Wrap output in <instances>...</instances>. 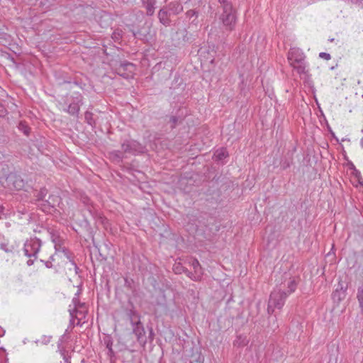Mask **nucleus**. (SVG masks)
<instances>
[{"instance_id": "1", "label": "nucleus", "mask_w": 363, "mask_h": 363, "mask_svg": "<svg viewBox=\"0 0 363 363\" xmlns=\"http://www.w3.org/2000/svg\"><path fill=\"white\" fill-rule=\"evenodd\" d=\"M218 1L220 4V8L223 10L219 16L220 21L226 30H233L237 21L236 10L233 8L231 1L229 0H218Z\"/></svg>"}, {"instance_id": "2", "label": "nucleus", "mask_w": 363, "mask_h": 363, "mask_svg": "<svg viewBox=\"0 0 363 363\" xmlns=\"http://www.w3.org/2000/svg\"><path fill=\"white\" fill-rule=\"evenodd\" d=\"M183 11V6L179 1H172L162 6L157 13V18L165 27L171 26L172 18Z\"/></svg>"}, {"instance_id": "3", "label": "nucleus", "mask_w": 363, "mask_h": 363, "mask_svg": "<svg viewBox=\"0 0 363 363\" xmlns=\"http://www.w3.org/2000/svg\"><path fill=\"white\" fill-rule=\"evenodd\" d=\"M127 314L133 326V332L137 337L138 342L142 345H145L147 342V337L143 325L140 320V315L135 311L132 309L129 310Z\"/></svg>"}, {"instance_id": "4", "label": "nucleus", "mask_w": 363, "mask_h": 363, "mask_svg": "<svg viewBox=\"0 0 363 363\" xmlns=\"http://www.w3.org/2000/svg\"><path fill=\"white\" fill-rule=\"evenodd\" d=\"M0 186L9 191H20L25 186V182L16 173L10 172L0 177Z\"/></svg>"}, {"instance_id": "5", "label": "nucleus", "mask_w": 363, "mask_h": 363, "mask_svg": "<svg viewBox=\"0 0 363 363\" xmlns=\"http://www.w3.org/2000/svg\"><path fill=\"white\" fill-rule=\"evenodd\" d=\"M42 242L37 238H30L24 244V253L30 259L27 261V264L31 266L38 258V253L40 250Z\"/></svg>"}, {"instance_id": "6", "label": "nucleus", "mask_w": 363, "mask_h": 363, "mask_svg": "<svg viewBox=\"0 0 363 363\" xmlns=\"http://www.w3.org/2000/svg\"><path fill=\"white\" fill-rule=\"evenodd\" d=\"M121 149L124 153L133 155L146 152V147L133 139L124 140L121 143Z\"/></svg>"}, {"instance_id": "7", "label": "nucleus", "mask_w": 363, "mask_h": 363, "mask_svg": "<svg viewBox=\"0 0 363 363\" xmlns=\"http://www.w3.org/2000/svg\"><path fill=\"white\" fill-rule=\"evenodd\" d=\"M62 203V199L60 196L50 194L48 199L43 201L42 203L38 204V208L45 213H52L56 211V207H60Z\"/></svg>"}, {"instance_id": "8", "label": "nucleus", "mask_w": 363, "mask_h": 363, "mask_svg": "<svg viewBox=\"0 0 363 363\" xmlns=\"http://www.w3.org/2000/svg\"><path fill=\"white\" fill-rule=\"evenodd\" d=\"M72 99V101L69 104L67 108L65 109V111L78 118L80 106L83 104V96L81 94L76 92Z\"/></svg>"}, {"instance_id": "9", "label": "nucleus", "mask_w": 363, "mask_h": 363, "mask_svg": "<svg viewBox=\"0 0 363 363\" xmlns=\"http://www.w3.org/2000/svg\"><path fill=\"white\" fill-rule=\"evenodd\" d=\"M287 297L288 293H286V291L274 290L271 292L269 301H270L271 304L274 305L276 308L281 310Z\"/></svg>"}, {"instance_id": "10", "label": "nucleus", "mask_w": 363, "mask_h": 363, "mask_svg": "<svg viewBox=\"0 0 363 363\" xmlns=\"http://www.w3.org/2000/svg\"><path fill=\"white\" fill-rule=\"evenodd\" d=\"M135 65L128 61L119 62L116 65V71L118 74L123 78L128 79L133 73Z\"/></svg>"}, {"instance_id": "11", "label": "nucleus", "mask_w": 363, "mask_h": 363, "mask_svg": "<svg viewBox=\"0 0 363 363\" xmlns=\"http://www.w3.org/2000/svg\"><path fill=\"white\" fill-rule=\"evenodd\" d=\"M347 284L340 281L337 287L333 293V299L336 303H340L345 298L347 295Z\"/></svg>"}, {"instance_id": "12", "label": "nucleus", "mask_w": 363, "mask_h": 363, "mask_svg": "<svg viewBox=\"0 0 363 363\" xmlns=\"http://www.w3.org/2000/svg\"><path fill=\"white\" fill-rule=\"evenodd\" d=\"M305 57L304 53L299 48H292L288 53V60L291 65H294L296 63H302Z\"/></svg>"}, {"instance_id": "13", "label": "nucleus", "mask_w": 363, "mask_h": 363, "mask_svg": "<svg viewBox=\"0 0 363 363\" xmlns=\"http://www.w3.org/2000/svg\"><path fill=\"white\" fill-rule=\"evenodd\" d=\"M181 111L182 109H179L175 115L169 116L167 123L170 124V128L172 130L174 129L177 125L181 124L185 118V116L183 114H179Z\"/></svg>"}, {"instance_id": "14", "label": "nucleus", "mask_w": 363, "mask_h": 363, "mask_svg": "<svg viewBox=\"0 0 363 363\" xmlns=\"http://www.w3.org/2000/svg\"><path fill=\"white\" fill-rule=\"evenodd\" d=\"M143 7L146 10L147 16H153L156 8L157 0H141Z\"/></svg>"}, {"instance_id": "15", "label": "nucleus", "mask_w": 363, "mask_h": 363, "mask_svg": "<svg viewBox=\"0 0 363 363\" xmlns=\"http://www.w3.org/2000/svg\"><path fill=\"white\" fill-rule=\"evenodd\" d=\"M94 218L96 220V223L102 225V227L106 231L111 230L110 221L104 216H103L101 213H96L94 216Z\"/></svg>"}, {"instance_id": "16", "label": "nucleus", "mask_w": 363, "mask_h": 363, "mask_svg": "<svg viewBox=\"0 0 363 363\" xmlns=\"http://www.w3.org/2000/svg\"><path fill=\"white\" fill-rule=\"evenodd\" d=\"M52 241L55 243V249L56 251H61L63 245V240L60 237L59 235L52 231L50 233Z\"/></svg>"}, {"instance_id": "17", "label": "nucleus", "mask_w": 363, "mask_h": 363, "mask_svg": "<svg viewBox=\"0 0 363 363\" xmlns=\"http://www.w3.org/2000/svg\"><path fill=\"white\" fill-rule=\"evenodd\" d=\"M48 193V189L45 187H43L36 193V194H35V204L38 206L39 203H42L43 201L45 199Z\"/></svg>"}, {"instance_id": "18", "label": "nucleus", "mask_w": 363, "mask_h": 363, "mask_svg": "<svg viewBox=\"0 0 363 363\" xmlns=\"http://www.w3.org/2000/svg\"><path fill=\"white\" fill-rule=\"evenodd\" d=\"M247 336L243 335H238L236 336L235 340L233 341V345L238 347H243L248 344Z\"/></svg>"}, {"instance_id": "19", "label": "nucleus", "mask_w": 363, "mask_h": 363, "mask_svg": "<svg viewBox=\"0 0 363 363\" xmlns=\"http://www.w3.org/2000/svg\"><path fill=\"white\" fill-rule=\"evenodd\" d=\"M228 156V152L225 148H220L216 150L213 157L216 161H220Z\"/></svg>"}, {"instance_id": "20", "label": "nucleus", "mask_w": 363, "mask_h": 363, "mask_svg": "<svg viewBox=\"0 0 363 363\" xmlns=\"http://www.w3.org/2000/svg\"><path fill=\"white\" fill-rule=\"evenodd\" d=\"M191 264L194 269V272L200 279L201 277L203 275V272L199 261L196 259H192Z\"/></svg>"}, {"instance_id": "21", "label": "nucleus", "mask_w": 363, "mask_h": 363, "mask_svg": "<svg viewBox=\"0 0 363 363\" xmlns=\"http://www.w3.org/2000/svg\"><path fill=\"white\" fill-rule=\"evenodd\" d=\"M18 128L20 131L23 133L25 135L28 136L30 135V128L25 121H21L18 123Z\"/></svg>"}, {"instance_id": "22", "label": "nucleus", "mask_w": 363, "mask_h": 363, "mask_svg": "<svg viewBox=\"0 0 363 363\" xmlns=\"http://www.w3.org/2000/svg\"><path fill=\"white\" fill-rule=\"evenodd\" d=\"M93 116H94V114L91 111H86L84 113V118H85L86 122L89 125H90L91 127L94 128L96 126V121L94 119Z\"/></svg>"}, {"instance_id": "23", "label": "nucleus", "mask_w": 363, "mask_h": 363, "mask_svg": "<svg viewBox=\"0 0 363 363\" xmlns=\"http://www.w3.org/2000/svg\"><path fill=\"white\" fill-rule=\"evenodd\" d=\"M292 161L293 158L291 155H290L289 157H286V156H285L284 158L281 159L280 162V166L283 169H286L291 166Z\"/></svg>"}, {"instance_id": "24", "label": "nucleus", "mask_w": 363, "mask_h": 363, "mask_svg": "<svg viewBox=\"0 0 363 363\" xmlns=\"http://www.w3.org/2000/svg\"><path fill=\"white\" fill-rule=\"evenodd\" d=\"M69 313H70L71 318H75V319L78 320L77 325H80V321H81L82 318H79L77 316V314H82V311L78 310L77 308H73L72 310H69Z\"/></svg>"}, {"instance_id": "25", "label": "nucleus", "mask_w": 363, "mask_h": 363, "mask_svg": "<svg viewBox=\"0 0 363 363\" xmlns=\"http://www.w3.org/2000/svg\"><path fill=\"white\" fill-rule=\"evenodd\" d=\"M123 154H124V152L123 150L122 151L114 150L111 152V155H112L113 158L118 162H121L123 160Z\"/></svg>"}, {"instance_id": "26", "label": "nucleus", "mask_w": 363, "mask_h": 363, "mask_svg": "<svg viewBox=\"0 0 363 363\" xmlns=\"http://www.w3.org/2000/svg\"><path fill=\"white\" fill-rule=\"evenodd\" d=\"M297 281L295 278H293L289 283H288V295L294 292L296 287H297Z\"/></svg>"}, {"instance_id": "27", "label": "nucleus", "mask_w": 363, "mask_h": 363, "mask_svg": "<svg viewBox=\"0 0 363 363\" xmlns=\"http://www.w3.org/2000/svg\"><path fill=\"white\" fill-rule=\"evenodd\" d=\"M357 298L358 299L361 311L363 313V288L359 287L358 289Z\"/></svg>"}, {"instance_id": "28", "label": "nucleus", "mask_w": 363, "mask_h": 363, "mask_svg": "<svg viewBox=\"0 0 363 363\" xmlns=\"http://www.w3.org/2000/svg\"><path fill=\"white\" fill-rule=\"evenodd\" d=\"M76 295L78 296V294H77ZM72 303L74 305V308H77L78 310L79 308H83L85 306V303H81L78 296H75L73 298Z\"/></svg>"}, {"instance_id": "29", "label": "nucleus", "mask_w": 363, "mask_h": 363, "mask_svg": "<svg viewBox=\"0 0 363 363\" xmlns=\"http://www.w3.org/2000/svg\"><path fill=\"white\" fill-rule=\"evenodd\" d=\"M61 251L64 253L65 256L67 258V259L69 261L71 264H72V262H75L74 260L73 254L70 252L67 248L62 247Z\"/></svg>"}, {"instance_id": "30", "label": "nucleus", "mask_w": 363, "mask_h": 363, "mask_svg": "<svg viewBox=\"0 0 363 363\" xmlns=\"http://www.w3.org/2000/svg\"><path fill=\"white\" fill-rule=\"evenodd\" d=\"M298 65H292L294 68L297 71L298 74H305L306 72V65L302 63H298Z\"/></svg>"}, {"instance_id": "31", "label": "nucleus", "mask_w": 363, "mask_h": 363, "mask_svg": "<svg viewBox=\"0 0 363 363\" xmlns=\"http://www.w3.org/2000/svg\"><path fill=\"white\" fill-rule=\"evenodd\" d=\"M52 339V336L43 335L40 339L36 340V343L48 345Z\"/></svg>"}, {"instance_id": "32", "label": "nucleus", "mask_w": 363, "mask_h": 363, "mask_svg": "<svg viewBox=\"0 0 363 363\" xmlns=\"http://www.w3.org/2000/svg\"><path fill=\"white\" fill-rule=\"evenodd\" d=\"M104 343L106 345V348L112 347L113 346V339L110 335H106L104 337Z\"/></svg>"}, {"instance_id": "33", "label": "nucleus", "mask_w": 363, "mask_h": 363, "mask_svg": "<svg viewBox=\"0 0 363 363\" xmlns=\"http://www.w3.org/2000/svg\"><path fill=\"white\" fill-rule=\"evenodd\" d=\"M62 340H60V342H58L57 347H58V349H59V350H60V352L61 355L62 356L63 359H64L66 362H67L68 359H67V356H66V354H65V353L67 352V351H66V350H65V349L62 346Z\"/></svg>"}, {"instance_id": "34", "label": "nucleus", "mask_w": 363, "mask_h": 363, "mask_svg": "<svg viewBox=\"0 0 363 363\" xmlns=\"http://www.w3.org/2000/svg\"><path fill=\"white\" fill-rule=\"evenodd\" d=\"M112 38L115 41H118L119 40H121L122 38V30H116L115 31H113L112 34Z\"/></svg>"}, {"instance_id": "35", "label": "nucleus", "mask_w": 363, "mask_h": 363, "mask_svg": "<svg viewBox=\"0 0 363 363\" xmlns=\"http://www.w3.org/2000/svg\"><path fill=\"white\" fill-rule=\"evenodd\" d=\"M184 273H185L186 276L191 278L192 280L197 281L199 279V277H197L194 272H191L189 271L187 269H184Z\"/></svg>"}, {"instance_id": "36", "label": "nucleus", "mask_w": 363, "mask_h": 363, "mask_svg": "<svg viewBox=\"0 0 363 363\" xmlns=\"http://www.w3.org/2000/svg\"><path fill=\"white\" fill-rule=\"evenodd\" d=\"M63 83H64V84L67 83V84H73V85H74V86H79V88H80L81 89H83V86H85V84H83L82 82H79V81H77V80H74L73 82H72V81H66V80H65V81L63 82Z\"/></svg>"}, {"instance_id": "37", "label": "nucleus", "mask_w": 363, "mask_h": 363, "mask_svg": "<svg viewBox=\"0 0 363 363\" xmlns=\"http://www.w3.org/2000/svg\"><path fill=\"white\" fill-rule=\"evenodd\" d=\"M186 16L187 18H189V19H191L192 17L195 16L196 18H197L198 16V12L195 10H189L186 11Z\"/></svg>"}, {"instance_id": "38", "label": "nucleus", "mask_w": 363, "mask_h": 363, "mask_svg": "<svg viewBox=\"0 0 363 363\" xmlns=\"http://www.w3.org/2000/svg\"><path fill=\"white\" fill-rule=\"evenodd\" d=\"M7 113L5 106L0 101V117H4Z\"/></svg>"}, {"instance_id": "39", "label": "nucleus", "mask_w": 363, "mask_h": 363, "mask_svg": "<svg viewBox=\"0 0 363 363\" xmlns=\"http://www.w3.org/2000/svg\"><path fill=\"white\" fill-rule=\"evenodd\" d=\"M276 307L274 306V305L271 304L270 301H268V306H267V313L269 315H272L274 312V309Z\"/></svg>"}, {"instance_id": "40", "label": "nucleus", "mask_w": 363, "mask_h": 363, "mask_svg": "<svg viewBox=\"0 0 363 363\" xmlns=\"http://www.w3.org/2000/svg\"><path fill=\"white\" fill-rule=\"evenodd\" d=\"M319 57L322 59H324V60H329L331 59V56L329 53H327V52H320L319 53Z\"/></svg>"}, {"instance_id": "41", "label": "nucleus", "mask_w": 363, "mask_h": 363, "mask_svg": "<svg viewBox=\"0 0 363 363\" xmlns=\"http://www.w3.org/2000/svg\"><path fill=\"white\" fill-rule=\"evenodd\" d=\"M186 269V268H185L184 267L180 265V264H178L175 267L174 270L177 274H182V272H184V269Z\"/></svg>"}, {"instance_id": "42", "label": "nucleus", "mask_w": 363, "mask_h": 363, "mask_svg": "<svg viewBox=\"0 0 363 363\" xmlns=\"http://www.w3.org/2000/svg\"><path fill=\"white\" fill-rule=\"evenodd\" d=\"M81 201L85 205H89L90 199L87 196H82Z\"/></svg>"}, {"instance_id": "43", "label": "nucleus", "mask_w": 363, "mask_h": 363, "mask_svg": "<svg viewBox=\"0 0 363 363\" xmlns=\"http://www.w3.org/2000/svg\"><path fill=\"white\" fill-rule=\"evenodd\" d=\"M40 262H44L45 263V265L47 268L50 269V268H52V262L50 260H48V261H46V262H44L43 259H40Z\"/></svg>"}, {"instance_id": "44", "label": "nucleus", "mask_w": 363, "mask_h": 363, "mask_svg": "<svg viewBox=\"0 0 363 363\" xmlns=\"http://www.w3.org/2000/svg\"><path fill=\"white\" fill-rule=\"evenodd\" d=\"M72 266L74 267L76 274H79V268L78 267L77 263L75 262H72V264H71Z\"/></svg>"}, {"instance_id": "45", "label": "nucleus", "mask_w": 363, "mask_h": 363, "mask_svg": "<svg viewBox=\"0 0 363 363\" xmlns=\"http://www.w3.org/2000/svg\"><path fill=\"white\" fill-rule=\"evenodd\" d=\"M182 37H183V40L184 42H189V41H191L192 40L191 36H182Z\"/></svg>"}, {"instance_id": "46", "label": "nucleus", "mask_w": 363, "mask_h": 363, "mask_svg": "<svg viewBox=\"0 0 363 363\" xmlns=\"http://www.w3.org/2000/svg\"><path fill=\"white\" fill-rule=\"evenodd\" d=\"M354 176L358 178L359 179V177H360V172L358 171L357 169H354Z\"/></svg>"}, {"instance_id": "47", "label": "nucleus", "mask_w": 363, "mask_h": 363, "mask_svg": "<svg viewBox=\"0 0 363 363\" xmlns=\"http://www.w3.org/2000/svg\"><path fill=\"white\" fill-rule=\"evenodd\" d=\"M108 355L111 357L114 356L115 354H114V352H113L112 347L108 348Z\"/></svg>"}, {"instance_id": "48", "label": "nucleus", "mask_w": 363, "mask_h": 363, "mask_svg": "<svg viewBox=\"0 0 363 363\" xmlns=\"http://www.w3.org/2000/svg\"><path fill=\"white\" fill-rule=\"evenodd\" d=\"M328 130L329 132L331 133V135H333V138H335L336 139L337 141H338V139L335 137V133L332 131V130L330 129V127H328Z\"/></svg>"}, {"instance_id": "49", "label": "nucleus", "mask_w": 363, "mask_h": 363, "mask_svg": "<svg viewBox=\"0 0 363 363\" xmlns=\"http://www.w3.org/2000/svg\"><path fill=\"white\" fill-rule=\"evenodd\" d=\"M328 130L329 132L331 133V135H333V138H335L336 139L337 141H338V139L335 137V133L332 131V130L330 129V127H328Z\"/></svg>"}, {"instance_id": "50", "label": "nucleus", "mask_w": 363, "mask_h": 363, "mask_svg": "<svg viewBox=\"0 0 363 363\" xmlns=\"http://www.w3.org/2000/svg\"><path fill=\"white\" fill-rule=\"evenodd\" d=\"M328 130L329 132L331 133V135H333V138H335L336 139L337 141H338V139L335 137V133L332 131V130L330 129V127H328Z\"/></svg>"}, {"instance_id": "51", "label": "nucleus", "mask_w": 363, "mask_h": 363, "mask_svg": "<svg viewBox=\"0 0 363 363\" xmlns=\"http://www.w3.org/2000/svg\"><path fill=\"white\" fill-rule=\"evenodd\" d=\"M133 36L135 38H137L138 36H140L141 35L140 32H139V31L137 32V33L133 32Z\"/></svg>"}, {"instance_id": "52", "label": "nucleus", "mask_w": 363, "mask_h": 363, "mask_svg": "<svg viewBox=\"0 0 363 363\" xmlns=\"http://www.w3.org/2000/svg\"><path fill=\"white\" fill-rule=\"evenodd\" d=\"M6 245L5 244H1V248L3 249L4 250H5L6 252H8V249L6 248Z\"/></svg>"}, {"instance_id": "53", "label": "nucleus", "mask_w": 363, "mask_h": 363, "mask_svg": "<svg viewBox=\"0 0 363 363\" xmlns=\"http://www.w3.org/2000/svg\"><path fill=\"white\" fill-rule=\"evenodd\" d=\"M74 320H75V318H71L70 319V325H74Z\"/></svg>"}, {"instance_id": "54", "label": "nucleus", "mask_w": 363, "mask_h": 363, "mask_svg": "<svg viewBox=\"0 0 363 363\" xmlns=\"http://www.w3.org/2000/svg\"><path fill=\"white\" fill-rule=\"evenodd\" d=\"M350 169H352L353 170H354V169H356V168H355V167H354V165L352 163H351V167H350Z\"/></svg>"}, {"instance_id": "55", "label": "nucleus", "mask_w": 363, "mask_h": 363, "mask_svg": "<svg viewBox=\"0 0 363 363\" xmlns=\"http://www.w3.org/2000/svg\"><path fill=\"white\" fill-rule=\"evenodd\" d=\"M50 260L51 262L54 260L53 255H52V256L50 257Z\"/></svg>"}, {"instance_id": "56", "label": "nucleus", "mask_w": 363, "mask_h": 363, "mask_svg": "<svg viewBox=\"0 0 363 363\" xmlns=\"http://www.w3.org/2000/svg\"><path fill=\"white\" fill-rule=\"evenodd\" d=\"M329 41L330 42H333L334 41V38L329 39Z\"/></svg>"}, {"instance_id": "57", "label": "nucleus", "mask_w": 363, "mask_h": 363, "mask_svg": "<svg viewBox=\"0 0 363 363\" xmlns=\"http://www.w3.org/2000/svg\"><path fill=\"white\" fill-rule=\"evenodd\" d=\"M152 334H153V333H152V328H150V335H152Z\"/></svg>"}, {"instance_id": "58", "label": "nucleus", "mask_w": 363, "mask_h": 363, "mask_svg": "<svg viewBox=\"0 0 363 363\" xmlns=\"http://www.w3.org/2000/svg\"><path fill=\"white\" fill-rule=\"evenodd\" d=\"M361 145H362V146L363 147V138H362V140H361Z\"/></svg>"}, {"instance_id": "59", "label": "nucleus", "mask_w": 363, "mask_h": 363, "mask_svg": "<svg viewBox=\"0 0 363 363\" xmlns=\"http://www.w3.org/2000/svg\"><path fill=\"white\" fill-rule=\"evenodd\" d=\"M125 283H128V281L127 279H125Z\"/></svg>"}, {"instance_id": "60", "label": "nucleus", "mask_w": 363, "mask_h": 363, "mask_svg": "<svg viewBox=\"0 0 363 363\" xmlns=\"http://www.w3.org/2000/svg\"><path fill=\"white\" fill-rule=\"evenodd\" d=\"M0 208L3 209L4 208H3V206H0Z\"/></svg>"}]
</instances>
